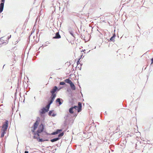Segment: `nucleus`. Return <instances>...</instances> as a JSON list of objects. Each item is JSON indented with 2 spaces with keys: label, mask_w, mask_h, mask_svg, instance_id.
<instances>
[{
  "label": "nucleus",
  "mask_w": 153,
  "mask_h": 153,
  "mask_svg": "<svg viewBox=\"0 0 153 153\" xmlns=\"http://www.w3.org/2000/svg\"><path fill=\"white\" fill-rule=\"evenodd\" d=\"M65 81L66 83H68L70 85L71 89L74 90L76 89V87L71 80L69 79H65Z\"/></svg>",
  "instance_id": "f257e3e1"
},
{
  "label": "nucleus",
  "mask_w": 153,
  "mask_h": 153,
  "mask_svg": "<svg viewBox=\"0 0 153 153\" xmlns=\"http://www.w3.org/2000/svg\"><path fill=\"white\" fill-rule=\"evenodd\" d=\"M61 88H59L58 89L57 86H54L53 89L50 91V92L51 94V96H53L56 97V95L55 93V92L56 91H59Z\"/></svg>",
  "instance_id": "f03ea898"
},
{
  "label": "nucleus",
  "mask_w": 153,
  "mask_h": 153,
  "mask_svg": "<svg viewBox=\"0 0 153 153\" xmlns=\"http://www.w3.org/2000/svg\"><path fill=\"white\" fill-rule=\"evenodd\" d=\"M8 121L6 120L4 123L3 125L2 130L6 131L8 127Z\"/></svg>",
  "instance_id": "7ed1b4c3"
},
{
  "label": "nucleus",
  "mask_w": 153,
  "mask_h": 153,
  "mask_svg": "<svg viewBox=\"0 0 153 153\" xmlns=\"http://www.w3.org/2000/svg\"><path fill=\"white\" fill-rule=\"evenodd\" d=\"M55 96H51L50 97V100L48 102V104L47 105V107L48 108H50V105L52 103L53 101L54 100V99L55 98Z\"/></svg>",
  "instance_id": "20e7f679"
},
{
  "label": "nucleus",
  "mask_w": 153,
  "mask_h": 153,
  "mask_svg": "<svg viewBox=\"0 0 153 153\" xmlns=\"http://www.w3.org/2000/svg\"><path fill=\"white\" fill-rule=\"evenodd\" d=\"M49 108L47 107V106L46 105L45 107L41 109V111H40V113L42 114H45L49 111Z\"/></svg>",
  "instance_id": "39448f33"
},
{
  "label": "nucleus",
  "mask_w": 153,
  "mask_h": 153,
  "mask_svg": "<svg viewBox=\"0 0 153 153\" xmlns=\"http://www.w3.org/2000/svg\"><path fill=\"white\" fill-rule=\"evenodd\" d=\"M4 1L5 0H1V3L0 4V13H1L3 10Z\"/></svg>",
  "instance_id": "423d86ee"
},
{
  "label": "nucleus",
  "mask_w": 153,
  "mask_h": 153,
  "mask_svg": "<svg viewBox=\"0 0 153 153\" xmlns=\"http://www.w3.org/2000/svg\"><path fill=\"white\" fill-rule=\"evenodd\" d=\"M39 120L37 119L35 122L34 123L33 125V130H32V131L33 132L36 129L37 127V126L39 124Z\"/></svg>",
  "instance_id": "0eeeda50"
},
{
  "label": "nucleus",
  "mask_w": 153,
  "mask_h": 153,
  "mask_svg": "<svg viewBox=\"0 0 153 153\" xmlns=\"http://www.w3.org/2000/svg\"><path fill=\"white\" fill-rule=\"evenodd\" d=\"M44 129V126L43 124H41L40 125L39 128L37 130V132L40 133L42 132Z\"/></svg>",
  "instance_id": "6e6552de"
},
{
  "label": "nucleus",
  "mask_w": 153,
  "mask_h": 153,
  "mask_svg": "<svg viewBox=\"0 0 153 153\" xmlns=\"http://www.w3.org/2000/svg\"><path fill=\"white\" fill-rule=\"evenodd\" d=\"M82 105L80 102L78 103V105L77 106V111L78 112H80L82 110Z\"/></svg>",
  "instance_id": "1a4fd4ad"
},
{
  "label": "nucleus",
  "mask_w": 153,
  "mask_h": 153,
  "mask_svg": "<svg viewBox=\"0 0 153 153\" xmlns=\"http://www.w3.org/2000/svg\"><path fill=\"white\" fill-rule=\"evenodd\" d=\"M61 38V36L59 32H56L55 36L53 37V39H59Z\"/></svg>",
  "instance_id": "9d476101"
},
{
  "label": "nucleus",
  "mask_w": 153,
  "mask_h": 153,
  "mask_svg": "<svg viewBox=\"0 0 153 153\" xmlns=\"http://www.w3.org/2000/svg\"><path fill=\"white\" fill-rule=\"evenodd\" d=\"M76 105H75L74 107H72L69 109V113L71 114H73L74 112V111H73V109L74 108H75L76 109Z\"/></svg>",
  "instance_id": "9b49d317"
},
{
  "label": "nucleus",
  "mask_w": 153,
  "mask_h": 153,
  "mask_svg": "<svg viewBox=\"0 0 153 153\" xmlns=\"http://www.w3.org/2000/svg\"><path fill=\"white\" fill-rule=\"evenodd\" d=\"M61 101L63 102V100L62 99H60V98H57L56 100V102H58L59 103V105H60L62 104V102Z\"/></svg>",
  "instance_id": "f8f14e48"
},
{
  "label": "nucleus",
  "mask_w": 153,
  "mask_h": 153,
  "mask_svg": "<svg viewBox=\"0 0 153 153\" xmlns=\"http://www.w3.org/2000/svg\"><path fill=\"white\" fill-rule=\"evenodd\" d=\"M60 138L59 137H56V138H53V139H52L51 140V141L52 142H53L57 141Z\"/></svg>",
  "instance_id": "ddd939ff"
},
{
  "label": "nucleus",
  "mask_w": 153,
  "mask_h": 153,
  "mask_svg": "<svg viewBox=\"0 0 153 153\" xmlns=\"http://www.w3.org/2000/svg\"><path fill=\"white\" fill-rule=\"evenodd\" d=\"M5 131L2 130V132L1 136V137H2L4 136L5 134L6 133Z\"/></svg>",
  "instance_id": "4468645a"
},
{
  "label": "nucleus",
  "mask_w": 153,
  "mask_h": 153,
  "mask_svg": "<svg viewBox=\"0 0 153 153\" xmlns=\"http://www.w3.org/2000/svg\"><path fill=\"white\" fill-rule=\"evenodd\" d=\"M69 33L70 34L73 36L74 38H75V37L74 36V32L73 31H69Z\"/></svg>",
  "instance_id": "2eb2a0df"
},
{
  "label": "nucleus",
  "mask_w": 153,
  "mask_h": 153,
  "mask_svg": "<svg viewBox=\"0 0 153 153\" xmlns=\"http://www.w3.org/2000/svg\"><path fill=\"white\" fill-rule=\"evenodd\" d=\"M115 35H113V36H112L111 38V39H110V40H111V41H114V38H115Z\"/></svg>",
  "instance_id": "dca6fc26"
},
{
  "label": "nucleus",
  "mask_w": 153,
  "mask_h": 153,
  "mask_svg": "<svg viewBox=\"0 0 153 153\" xmlns=\"http://www.w3.org/2000/svg\"><path fill=\"white\" fill-rule=\"evenodd\" d=\"M48 140H43V139H40V138H39V140H38V141L39 142H43V141H48Z\"/></svg>",
  "instance_id": "f3484780"
},
{
  "label": "nucleus",
  "mask_w": 153,
  "mask_h": 153,
  "mask_svg": "<svg viewBox=\"0 0 153 153\" xmlns=\"http://www.w3.org/2000/svg\"><path fill=\"white\" fill-rule=\"evenodd\" d=\"M4 40H1V39H0V45L4 43Z\"/></svg>",
  "instance_id": "a211bd4d"
},
{
  "label": "nucleus",
  "mask_w": 153,
  "mask_h": 153,
  "mask_svg": "<svg viewBox=\"0 0 153 153\" xmlns=\"http://www.w3.org/2000/svg\"><path fill=\"white\" fill-rule=\"evenodd\" d=\"M64 135V133L63 132H62L60 134H59L58 135V136L59 137H61L62 136Z\"/></svg>",
  "instance_id": "6ab92c4d"
},
{
  "label": "nucleus",
  "mask_w": 153,
  "mask_h": 153,
  "mask_svg": "<svg viewBox=\"0 0 153 153\" xmlns=\"http://www.w3.org/2000/svg\"><path fill=\"white\" fill-rule=\"evenodd\" d=\"M53 111V110L50 111L48 113V115L49 116H51V114L52 112Z\"/></svg>",
  "instance_id": "aec40b11"
},
{
  "label": "nucleus",
  "mask_w": 153,
  "mask_h": 153,
  "mask_svg": "<svg viewBox=\"0 0 153 153\" xmlns=\"http://www.w3.org/2000/svg\"><path fill=\"white\" fill-rule=\"evenodd\" d=\"M65 84V83L64 82H60L59 83V85H64Z\"/></svg>",
  "instance_id": "412c9836"
},
{
  "label": "nucleus",
  "mask_w": 153,
  "mask_h": 153,
  "mask_svg": "<svg viewBox=\"0 0 153 153\" xmlns=\"http://www.w3.org/2000/svg\"><path fill=\"white\" fill-rule=\"evenodd\" d=\"M62 131V129H57L56 131V132L57 133V134H58L59 133H60L61 131Z\"/></svg>",
  "instance_id": "4be33fe9"
},
{
  "label": "nucleus",
  "mask_w": 153,
  "mask_h": 153,
  "mask_svg": "<svg viewBox=\"0 0 153 153\" xmlns=\"http://www.w3.org/2000/svg\"><path fill=\"white\" fill-rule=\"evenodd\" d=\"M57 134V132H56V131H55V132H53L52 133H51V134L52 135H55V134Z\"/></svg>",
  "instance_id": "5701e85b"
},
{
  "label": "nucleus",
  "mask_w": 153,
  "mask_h": 153,
  "mask_svg": "<svg viewBox=\"0 0 153 153\" xmlns=\"http://www.w3.org/2000/svg\"><path fill=\"white\" fill-rule=\"evenodd\" d=\"M56 115V114H55L54 113L52 115V116H53V117H54Z\"/></svg>",
  "instance_id": "b1692460"
},
{
  "label": "nucleus",
  "mask_w": 153,
  "mask_h": 153,
  "mask_svg": "<svg viewBox=\"0 0 153 153\" xmlns=\"http://www.w3.org/2000/svg\"><path fill=\"white\" fill-rule=\"evenodd\" d=\"M33 138H34V139H38V137H36L35 136H34Z\"/></svg>",
  "instance_id": "393cba45"
},
{
  "label": "nucleus",
  "mask_w": 153,
  "mask_h": 153,
  "mask_svg": "<svg viewBox=\"0 0 153 153\" xmlns=\"http://www.w3.org/2000/svg\"><path fill=\"white\" fill-rule=\"evenodd\" d=\"M151 61H152V62H151V64L153 63V58H152V59H151Z\"/></svg>",
  "instance_id": "a878e982"
},
{
  "label": "nucleus",
  "mask_w": 153,
  "mask_h": 153,
  "mask_svg": "<svg viewBox=\"0 0 153 153\" xmlns=\"http://www.w3.org/2000/svg\"><path fill=\"white\" fill-rule=\"evenodd\" d=\"M25 153H28V152L27 151H25Z\"/></svg>",
  "instance_id": "bb28decb"
},
{
  "label": "nucleus",
  "mask_w": 153,
  "mask_h": 153,
  "mask_svg": "<svg viewBox=\"0 0 153 153\" xmlns=\"http://www.w3.org/2000/svg\"><path fill=\"white\" fill-rule=\"evenodd\" d=\"M11 37V35H10V37H8V39H9Z\"/></svg>",
  "instance_id": "cd10ccee"
},
{
  "label": "nucleus",
  "mask_w": 153,
  "mask_h": 153,
  "mask_svg": "<svg viewBox=\"0 0 153 153\" xmlns=\"http://www.w3.org/2000/svg\"><path fill=\"white\" fill-rule=\"evenodd\" d=\"M78 63H79V61L77 62V65H78V64H79Z\"/></svg>",
  "instance_id": "c85d7f7f"
},
{
  "label": "nucleus",
  "mask_w": 153,
  "mask_h": 153,
  "mask_svg": "<svg viewBox=\"0 0 153 153\" xmlns=\"http://www.w3.org/2000/svg\"><path fill=\"white\" fill-rule=\"evenodd\" d=\"M39 133H38L37 134V135L38 136H39Z\"/></svg>",
  "instance_id": "c756f323"
},
{
  "label": "nucleus",
  "mask_w": 153,
  "mask_h": 153,
  "mask_svg": "<svg viewBox=\"0 0 153 153\" xmlns=\"http://www.w3.org/2000/svg\"><path fill=\"white\" fill-rule=\"evenodd\" d=\"M74 44V42H73V43H71V44Z\"/></svg>",
  "instance_id": "7c9ffc66"
},
{
  "label": "nucleus",
  "mask_w": 153,
  "mask_h": 153,
  "mask_svg": "<svg viewBox=\"0 0 153 153\" xmlns=\"http://www.w3.org/2000/svg\"><path fill=\"white\" fill-rule=\"evenodd\" d=\"M34 99H35V97H34Z\"/></svg>",
  "instance_id": "2f4dec72"
}]
</instances>
